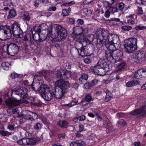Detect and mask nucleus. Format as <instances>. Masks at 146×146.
Listing matches in <instances>:
<instances>
[{
    "label": "nucleus",
    "instance_id": "nucleus-1",
    "mask_svg": "<svg viewBox=\"0 0 146 146\" xmlns=\"http://www.w3.org/2000/svg\"><path fill=\"white\" fill-rule=\"evenodd\" d=\"M70 86L68 81L62 80H58L55 82V86L52 89L54 97L59 100L63 98L64 94L67 92V89Z\"/></svg>",
    "mask_w": 146,
    "mask_h": 146
},
{
    "label": "nucleus",
    "instance_id": "nucleus-2",
    "mask_svg": "<svg viewBox=\"0 0 146 146\" xmlns=\"http://www.w3.org/2000/svg\"><path fill=\"white\" fill-rule=\"evenodd\" d=\"M96 34L97 48H101L105 45L106 46L108 40L111 34H110L109 31L107 30L100 28L97 31Z\"/></svg>",
    "mask_w": 146,
    "mask_h": 146
},
{
    "label": "nucleus",
    "instance_id": "nucleus-3",
    "mask_svg": "<svg viewBox=\"0 0 146 146\" xmlns=\"http://www.w3.org/2000/svg\"><path fill=\"white\" fill-rule=\"evenodd\" d=\"M55 29L56 30V32L57 34L56 37H52L51 36L52 30L50 29L49 31V34L50 35V38L49 39L51 40L61 41L63 39H64L67 36L66 31L65 29L63 27H62L61 25H55L54 26Z\"/></svg>",
    "mask_w": 146,
    "mask_h": 146
},
{
    "label": "nucleus",
    "instance_id": "nucleus-4",
    "mask_svg": "<svg viewBox=\"0 0 146 146\" xmlns=\"http://www.w3.org/2000/svg\"><path fill=\"white\" fill-rule=\"evenodd\" d=\"M108 49L111 50L118 49L120 47V42L119 37L117 35L111 34L106 44Z\"/></svg>",
    "mask_w": 146,
    "mask_h": 146
},
{
    "label": "nucleus",
    "instance_id": "nucleus-5",
    "mask_svg": "<svg viewBox=\"0 0 146 146\" xmlns=\"http://www.w3.org/2000/svg\"><path fill=\"white\" fill-rule=\"evenodd\" d=\"M137 39L135 38H130L125 41L124 45L125 49L127 53H133L137 48Z\"/></svg>",
    "mask_w": 146,
    "mask_h": 146
},
{
    "label": "nucleus",
    "instance_id": "nucleus-6",
    "mask_svg": "<svg viewBox=\"0 0 146 146\" xmlns=\"http://www.w3.org/2000/svg\"><path fill=\"white\" fill-rule=\"evenodd\" d=\"M37 90L39 92L42 97L45 100L49 101L52 99V94L50 92L49 88L48 86L41 85Z\"/></svg>",
    "mask_w": 146,
    "mask_h": 146
},
{
    "label": "nucleus",
    "instance_id": "nucleus-7",
    "mask_svg": "<svg viewBox=\"0 0 146 146\" xmlns=\"http://www.w3.org/2000/svg\"><path fill=\"white\" fill-rule=\"evenodd\" d=\"M11 30L8 26H1L0 27V36L4 40L10 39L11 36Z\"/></svg>",
    "mask_w": 146,
    "mask_h": 146
},
{
    "label": "nucleus",
    "instance_id": "nucleus-8",
    "mask_svg": "<svg viewBox=\"0 0 146 146\" xmlns=\"http://www.w3.org/2000/svg\"><path fill=\"white\" fill-rule=\"evenodd\" d=\"M11 29L12 34L14 37L19 38L23 37V32L17 22H15L12 25Z\"/></svg>",
    "mask_w": 146,
    "mask_h": 146
},
{
    "label": "nucleus",
    "instance_id": "nucleus-9",
    "mask_svg": "<svg viewBox=\"0 0 146 146\" xmlns=\"http://www.w3.org/2000/svg\"><path fill=\"white\" fill-rule=\"evenodd\" d=\"M27 92V90L25 88H16L14 90H13L12 94L19 95L22 99H26L28 96Z\"/></svg>",
    "mask_w": 146,
    "mask_h": 146
},
{
    "label": "nucleus",
    "instance_id": "nucleus-10",
    "mask_svg": "<svg viewBox=\"0 0 146 146\" xmlns=\"http://www.w3.org/2000/svg\"><path fill=\"white\" fill-rule=\"evenodd\" d=\"M5 104L8 106H16L19 105L21 103V101L17 100L15 98H8L5 101Z\"/></svg>",
    "mask_w": 146,
    "mask_h": 146
},
{
    "label": "nucleus",
    "instance_id": "nucleus-11",
    "mask_svg": "<svg viewBox=\"0 0 146 146\" xmlns=\"http://www.w3.org/2000/svg\"><path fill=\"white\" fill-rule=\"evenodd\" d=\"M18 50V46L16 44L11 43L9 44L8 55H11L12 56L15 55V54H17Z\"/></svg>",
    "mask_w": 146,
    "mask_h": 146
},
{
    "label": "nucleus",
    "instance_id": "nucleus-12",
    "mask_svg": "<svg viewBox=\"0 0 146 146\" xmlns=\"http://www.w3.org/2000/svg\"><path fill=\"white\" fill-rule=\"evenodd\" d=\"M32 33L33 40L35 41H38L40 40H44L46 39H48L50 38L49 32L48 33V34L47 36L46 35L45 36L43 37L41 36V35H41L40 33H35L34 34H33V32Z\"/></svg>",
    "mask_w": 146,
    "mask_h": 146
},
{
    "label": "nucleus",
    "instance_id": "nucleus-13",
    "mask_svg": "<svg viewBox=\"0 0 146 146\" xmlns=\"http://www.w3.org/2000/svg\"><path fill=\"white\" fill-rule=\"evenodd\" d=\"M106 68H102L94 67L92 68V70L95 75L100 76H104L106 73Z\"/></svg>",
    "mask_w": 146,
    "mask_h": 146
},
{
    "label": "nucleus",
    "instance_id": "nucleus-14",
    "mask_svg": "<svg viewBox=\"0 0 146 146\" xmlns=\"http://www.w3.org/2000/svg\"><path fill=\"white\" fill-rule=\"evenodd\" d=\"M75 48L77 50L79 54H80L81 56H84L86 55L85 54L84 48L83 47V45L81 42H76Z\"/></svg>",
    "mask_w": 146,
    "mask_h": 146
},
{
    "label": "nucleus",
    "instance_id": "nucleus-15",
    "mask_svg": "<svg viewBox=\"0 0 146 146\" xmlns=\"http://www.w3.org/2000/svg\"><path fill=\"white\" fill-rule=\"evenodd\" d=\"M94 100V98L92 95V93L91 92H89L86 94L85 96L84 100H82L79 104L83 106H85L86 104H84V103L85 102V101L89 102L93 101Z\"/></svg>",
    "mask_w": 146,
    "mask_h": 146
},
{
    "label": "nucleus",
    "instance_id": "nucleus-16",
    "mask_svg": "<svg viewBox=\"0 0 146 146\" xmlns=\"http://www.w3.org/2000/svg\"><path fill=\"white\" fill-rule=\"evenodd\" d=\"M76 30L77 32V35H81L82 34L86 35L88 33V29L87 27H77L76 28Z\"/></svg>",
    "mask_w": 146,
    "mask_h": 146
},
{
    "label": "nucleus",
    "instance_id": "nucleus-17",
    "mask_svg": "<svg viewBox=\"0 0 146 146\" xmlns=\"http://www.w3.org/2000/svg\"><path fill=\"white\" fill-rule=\"evenodd\" d=\"M108 50L105 52V56L108 61H109L111 63V60H113V53L116 50H111L108 49Z\"/></svg>",
    "mask_w": 146,
    "mask_h": 146
},
{
    "label": "nucleus",
    "instance_id": "nucleus-18",
    "mask_svg": "<svg viewBox=\"0 0 146 146\" xmlns=\"http://www.w3.org/2000/svg\"><path fill=\"white\" fill-rule=\"evenodd\" d=\"M146 55L144 51H139L136 53L135 58L138 60L142 61L145 59Z\"/></svg>",
    "mask_w": 146,
    "mask_h": 146
},
{
    "label": "nucleus",
    "instance_id": "nucleus-19",
    "mask_svg": "<svg viewBox=\"0 0 146 146\" xmlns=\"http://www.w3.org/2000/svg\"><path fill=\"white\" fill-rule=\"evenodd\" d=\"M108 67V65L105 60L101 59L98 62L97 65L94 66V67L98 68H106Z\"/></svg>",
    "mask_w": 146,
    "mask_h": 146
},
{
    "label": "nucleus",
    "instance_id": "nucleus-20",
    "mask_svg": "<svg viewBox=\"0 0 146 146\" xmlns=\"http://www.w3.org/2000/svg\"><path fill=\"white\" fill-rule=\"evenodd\" d=\"M107 10L110 11L111 13L112 14L118 11V8L116 6H113L110 4L108 5L107 7Z\"/></svg>",
    "mask_w": 146,
    "mask_h": 146
},
{
    "label": "nucleus",
    "instance_id": "nucleus-21",
    "mask_svg": "<svg viewBox=\"0 0 146 146\" xmlns=\"http://www.w3.org/2000/svg\"><path fill=\"white\" fill-rule=\"evenodd\" d=\"M140 82L139 80H132L129 81L126 83V86L127 87H131L139 84Z\"/></svg>",
    "mask_w": 146,
    "mask_h": 146
},
{
    "label": "nucleus",
    "instance_id": "nucleus-22",
    "mask_svg": "<svg viewBox=\"0 0 146 146\" xmlns=\"http://www.w3.org/2000/svg\"><path fill=\"white\" fill-rule=\"evenodd\" d=\"M85 145L84 141H80L72 142L70 143V146H84Z\"/></svg>",
    "mask_w": 146,
    "mask_h": 146
},
{
    "label": "nucleus",
    "instance_id": "nucleus-23",
    "mask_svg": "<svg viewBox=\"0 0 146 146\" xmlns=\"http://www.w3.org/2000/svg\"><path fill=\"white\" fill-rule=\"evenodd\" d=\"M57 124L61 127L65 128L68 125V123L66 121L62 120L58 121L57 122Z\"/></svg>",
    "mask_w": 146,
    "mask_h": 146
},
{
    "label": "nucleus",
    "instance_id": "nucleus-24",
    "mask_svg": "<svg viewBox=\"0 0 146 146\" xmlns=\"http://www.w3.org/2000/svg\"><path fill=\"white\" fill-rule=\"evenodd\" d=\"M11 64L8 62H3L1 64V67L5 70H8L10 68Z\"/></svg>",
    "mask_w": 146,
    "mask_h": 146
},
{
    "label": "nucleus",
    "instance_id": "nucleus-25",
    "mask_svg": "<svg viewBox=\"0 0 146 146\" xmlns=\"http://www.w3.org/2000/svg\"><path fill=\"white\" fill-rule=\"evenodd\" d=\"M34 42L31 38L25 41H23V44L26 46H31L34 44Z\"/></svg>",
    "mask_w": 146,
    "mask_h": 146
},
{
    "label": "nucleus",
    "instance_id": "nucleus-26",
    "mask_svg": "<svg viewBox=\"0 0 146 146\" xmlns=\"http://www.w3.org/2000/svg\"><path fill=\"white\" fill-rule=\"evenodd\" d=\"M16 13L14 9H11L9 13V15L7 16V18L10 19L14 17L16 15Z\"/></svg>",
    "mask_w": 146,
    "mask_h": 146
},
{
    "label": "nucleus",
    "instance_id": "nucleus-27",
    "mask_svg": "<svg viewBox=\"0 0 146 146\" xmlns=\"http://www.w3.org/2000/svg\"><path fill=\"white\" fill-rule=\"evenodd\" d=\"M125 66V62H121L117 66L116 70L117 71H119L122 69Z\"/></svg>",
    "mask_w": 146,
    "mask_h": 146
},
{
    "label": "nucleus",
    "instance_id": "nucleus-28",
    "mask_svg": "<svg viewBox=\"0 0 146 146\" xmlns=\"http://www.w3.org/2000/svg\"><path fill=\"white\" fill-rule=\"evenodd\" d=\"M64 70H61L60 71H58L56 72V76L58 78H61L63 80V76L64 74Z\"/></svg>",
    "mask_w": 146,
    "mask_h": 146
},
{
    "label": "nucleus",
    "instance_id": "nucleus-29",
    "mask_svg": "<svg viewBox=\"0 0 146 146\" xmlns=\"http://www.w3.org/2000/svg\"><path fill=\"white\" fill-rule=\"evenodd\" d=\"M113 60H111V63H115L116 62L120 60L121 58L119 57V55H113Z\"/></svg>",
    "mask_w": 146,
    "mask_h": 146
},
{
    "label": "nucleus",
    "instance_id": "nucleus-30",
    "mask_svg": "<svg viewBox=\"0 0 146 146\" xmlns=\"http://www.w3.org/2000/svg\"><path fill=\"white\" fill-rule=\"evenodd\" d=\"M120 19L119 18H111L109 20V23L113 25L117 24V22L120 21Z\"/></svg>",
    "mask_w": 146,
    "mask_h": 146
},
{
    "label": "nucleus",
    "instance_id": "nucleus-31",
    "mask_svg": "<svg viewBox=\"0 0 146 146\" xmlns=\"http://www.w3.org/2000/svg\"><path fill=\"white\" fill-rule=\"evenodd\" d=\"M25 113L24 114V119L30 121V117H29V115H31V111L29 110L25 111Z\"/></svg>",
    "mask_w": 146,
    "mask_h": 146
},
{
    "label": "nucleus",
    "instance_id": "nucleus-32",
    "mask_svg": "<svg viewBox=\"0 0 146 146\" xmlns=\"http://www.w3.org/2000/svg\"><path fill=\"white\" fill-rule=\"evenodd\" d=\"M27 145H34L36 143V141L34 139L32 138L27 139Z\"/></svg>",
    "mask_w": 146,
    "mask_h": 146
},
{
    "label": "nucleus",
    "instance_id": "nucleus-33",
    "mask_svg": "<svg viewBox=\"0 0 146 146\" xmlns=\"http://www.w3.org/2000/svg\"><path fill=\"white\" fill-rule=\"evenodd\" d=\"M64 74L63 76V80H64L68 78H70L71 76V74L70 72H66L64 71Z\"/></svg>",
    "mask_w": 146,
    "mask_h": 146
},
{
    "label": "nucleus",
    "instance_id": "nucleus-34",
    "mask_svg": "<svg viewBox=\"0 0 146 146\" xmlns=\"http://www.w3.org/2000/svg\"><path fill=\"white\" fill-rule=\"evenodd\" d=\"M42 126V124L40 123L37 122L34 125L33 128L35 130H39L41 128Z\"/></svg>",
    "mask_w": 146,
    "mask_h": 146
},
{
    "label": "nucleus",
    "instance_id": "nucleus-35",
    "mask_svg": "<svg viewBox=\"0 0 146 146\" xmlns=\"http://www.w3.org/2000/svg\"><path fill=\"white\" fill-rule=\"evenodd\" d=\"M23 19L26 21H29L30 19V17L29 13L27 11L24 12Z\"/></svg>",
    "mask_w": 146,
    "mask_h": 146
},
{
    "label": "nucleus",
    "instance_id": "nucleus-36",
    "mask_svg": "<svg viewBox=\"0 0 146 146\" xmlns=\"http://www.w3.org/2000/svg\"><path fill=\"white\" fill-rule=\"evenodd\" d=\"M31 114L32 117L29 119L30 121H33L38 119V115L35 113L31 111Z\"/></svg>",
    "mask_w": 146,
    "mask_h": 146
},
{
    "label": "nucleus",
    "instance_id": "nucleus-37",
    "mask_svg": "<svg viewBox=\"0 0 146 146\" xmlns=\"http://www.w3.org/2000/svg\"><path fill=\"white\" fill-rule=\"evenodd\" d=\"M141 72L142 71H141V70L139 71L138 70L137 72H135L134 76V78L137 79H141L142 78L140 74L141 73Z\"/></svg>",
    "mask_w": 146,
    "mask_h": 146
},
{
    "label": "nucleus",
    "instance_id": "nucleus-38",
    "mask_svg": "<svg viewBox=\"0 0 146 146\" xmlns=\"http://www.w3.org/2000/svg\"><path fill=\"white\" fill-rule=\"evenodd\" d=\"M15 131H18L21 134L25 132V131L24 129L20 126H18L15 127Z\"/></svg>",
    "mask_w": 146,
    "mask_h": 146
},
{
    "label": "nucleus",
    "instance_id": "nucleus-39",
    "mask_svg": "<svg viewBox=\"0 0 146 146\" xmlns=\"http://www.w3.org/2000/svg\"><path fill=\"white\" fill-rule=\"evenodd\" d=\"M135 29L137 31L142 30L146 29V27L143 26L141 24L137 25L135 27Z\"/></svg>",
    "mask_w": 146,
    "mask_h": 146
},
{
    "label": "nucleus",
    "instance_id": "nucleus-40",
    "mask_svg": "<svg viewBox=\"0 0 146 146\" xmlns=\"http://www.w3.org/2000/svg\"><path fill=\"white\" fill-rule=\"evenodd\" d=\"M22 77V75L20 74H18L15 73H12L11 74V77L13 79L17 78H21Z\"/></svg>",
    "mask_w": 146,
    "mask_h": 146
},
{
    "label": "nucleus",
    "instance_id": "nucleus-41",
    "mask_svg": "<svg viewBox=\"0 0 146 146\" xmlns=\"http://www.w3.org/2000/svg\"><path fill=\"white\" fill-rule=\"evenodd\" d=\"M11 133L5 131H0V134L3 136H7L11 134Z\"/></svg>",
    "mask_w": 146,
    "mask_h": 146
},
{
    "label": "nucleus",
    "instance_id": "nucleus-42",
    "mask_svg": "<svg viewBox=\"0 0 146 146\" xmlns=\"http://www.w3.org/2000/svg\"><path fill=\"white\" fill-rule=\"evenodd\" d=\"M33 29L35 33H40V27L38 25H36L33 27Z\"/></svg>",
    "mask_w": 146,
    "mask_h": 146
},
{
    "label": "nucleus",
    "instance_id": "nucleus-43",
    "mask_svg": "<svg viewBox=\"0 0 146 146\" xmlns=\"http://www.w3.org/2000/svg\"><path fill=\"white\" fill-rule=\"evenodd\" d=\"M132 27L129 25L123 26L121 27L122 29L125 31H128L132 29Z\"/></svg>",
    "mask_w": 146,
    "mask_h": 146
},
{
    "label": "nucleus",
    "instance_id": "nucleus-44",
    "mask_svg": "<svg viewBox=\"0 0 146 146\" xmlns=\"http://www.w3.org/2000/svg\"><path fill=\"white\" fill-rule=\"evenodd\" d=\"M9 48V44H4L3 45L2 47L3 50L4 52H6L8 54Z\"/></svg>",
    "mask_w": 146,
    "mask_h": 146
},
{
    "label": "nucleus",
    "instance_id": "nucleus-45",
    "mask_svg": "<svg viewBox=\"0 0 146 146\" xmlns=\"http://www.w3.org/2000/svg\"><path fill=\"white\" fill-rule=\"evenodd\" d=\"M139 71L141 70L142 71L140 74L141 78L145 77L146 76V70L143 69H140L139 70Z\"/></svg>",
    "mask_w": 146,
    "mask_h": 146
},
{
    "label": "nucleus",
    "instance_id": "nucleus-46",
    "mask_svg": "<svg viewBox=\"0 0 146 146\" xmlns=\"http://www.w3.org/2000/svg\"><path fill=\"white\" fill-rule=\"evenodd\" d=\"M41 120L43 123L45 124H48L49 123V120L45 117L41 118Z\"/></svg>",
    "mask_w": 146,
    "mask_h": 146
},
{
    "label": "nucleus",
    "instance_id": "nucleus-47",
    "mask_svg": "<svg viewBox=\"0 0 146 146\" xmlns=\"http://www.w3.org/2000/svg\"><path fill=\"white\" fill-rule=\"evenodd\" d=\"M84 86L85 88L87 89H90L93 86L90 82H87L86 83H85L84 85Z\"/></svg>",
    "mask_w": 146,
    "mask_h": 146
},
{
    "label": "nucleus",
    "instance_id": "nucleus-48",
    "mask_svg": "<svg viewBox=\"0 0 146 146\" xmlns=\"http://www.w3.org/2000/svg\"><path fill=\"white\" fill-rule=\"evenodd\" d=\"M94 35L91 34L88 37L87 40L89 42H92L94 40Z\"/></svg>",
    "mask_w": 146,
    "mask_h": 146
},
{
    "label": "nucleus",
    "instance_id": "nucleus-49",
    "mask_svg": "<svg viewBox=\"0 0 146 146\" xmlns=\"http://www.w3.org/2000/svg\"><path fill=\"white\" fill-rule=\"evenodd\" d=\"M69 15V12H68L67 9H64L63 10L61 15L63 17L68 15Z\"/></svg>",
    "mask_w": 146,
    "mask_h": 146
},
{
    "label": "nucleus",
    "instance_id": "nucleus-50",
    "mask_svg": "<svg viewBox=\"0 0 146 146\" xmlns=\"http://www.w3.org/2000/svg\"><path fill=\"white\" fill-rule=\"evenodd\" d=\"M34 100V98L33 97H29L28 98H27V101H26V104H29L33 102Z\"/></svg>",
    "mask_w": 146,
    "mask_h": 146
},
{
    "label": "nucleus",
    "instance_id": "nucleus-51",
    "mask_svg": "<svg viewBox=\"0 0 146 146\" xmlns=\"http://www.w3.org/2000/svg\"><path fill=\"white\" fill-rule=\"evenodd\" d=\"M117 124L119 125H125L126 124V121L123 119H121L117 122Z\"/></svg>",
    "mask_w": 146,
    "mask_h": 146
},
{
    "label": "nucleus",
    "instance_id": "nucleus-52",
    "mask_svg": "<svg viewBox=\"0 0 146 146\" xmlns=\"http://www.w3.org/2000/svg\"><path fill=\"white\" fill-rule=\"evenodd\" d=\"M11 113L12 114L18 113H19V111L18 110V108H16L15 109L11 110Z\"/></svg>",
    "mask_w": 146,
    "mask_h": 146
},
{
    "label": "nucleus",
    "instance_id": "nucleus-53",
    "mask_svg": "<svg viewBox=\"0 0 146 146\" xmlns=\"http://www.w3.org/2000/svg\"><path fill=\"white\" fill-rule=\"evenodd\" d=\"M75 3V2L74 1L69 2H68L65 3L63 4L62 5L63 6H66L67 5H71L73 4H74Z\"/></svg>",
    "mask_w": 146,
    "mask_h": 146
},
{
    "label": "nucleus",
    "instance_id": "nucleus-54",
    "mask_svg": "<svg viewBox=\"0 0 146 146\" xmlns=\"http://www.w3.org/2000/svg\"><path fill=\"white\" fill-rule=\"evenodd\" d=\"M124 4L122 3H120L118 5L119 9L121 11H123V9L124 8Z\"/></svg>",
    "mask_w": 146,
    "mask_h": 146
},
{
    "label": "nucleus",
    "instance_id": "nucleus-55",
    "mask_svg": "<svg viewBox=\"0 0 146 146\" xmlns=\"http://www.w3.org/2000/svg\"><path fill=\"white\" fill-rule=\"evenodd\" d=\"M48 72L47 70H44L41 72V74L45 77H48Z\"/></svg>",
    "mask_w": 146,
    "mask_h": 146
},
{
    "label": "nucleus",
    "instance_id": "nucleus-56",
    "mask_svg": "<svg viewBox=\"0 0 146 146\" xmlns=\"http://www.w3.org/2000/svg\"><path fill=\"white\" fill-rule=\"evenodd\" d=\"M4 4L10 6L12 5V3L11 0H7L4 2Z\"/></svg>",
    "mask_w": 146,
    "mask_h": 146
},
{
    "label": "nucleus",
    "instance_id": "nucleus-57",
    "mask_svg": "<svg viewBox=\"0 0 146 146\" xmlns=\"http://www.w3.org/2000/svg\"><path fill=\"white\" fill-rule=\"evenodd\" d=\"M98 82V80H97L95 79L91 81L90 82L93 86L94 85H96L97 84Z\"/></svg>",
    "mask_w": 146,
    "mask_h": 146
},
{
    "label": "nucleus",
    "instance_id": "nucleus-58",
    "mask_svg": "<svg viewBox=\"0 0 146 146\" xmlns=\"http://www.w3.org/2000/svg\"><path fill=\"white\" fill-rule=\"evenodd\" d=\"M22 145H27V139L23 138L22 139Z\"/></svg>",
    "mask_w": 146,
    "mask_h": 146
},
{
    "label": "nucleus",
    "instance_id": "nucleus-59",
    "mask_svg": "<svg viewBox=\"0 0 146 146\" xmlns=\"http://www.w3.org/2000/svg\"><path fill=\"white\" fill-rule=\"evenodd\" d=\"M85 80H86L88 78V75L86 74H83L81 76Z\"/></svg>",
    "mask_w": 146,
    "mask_h": 146
},
{
    "label": "nucleus",
    "instance_id": "nucleus-60",
    "mask_svg": "<svg viewBox=\"0 0 146 146\" xmlns=\"http://www.w3.org/2000/svg\"><path fill=\"white\" fill-rule=\"evenodd\" d=\"M84 61L86 64H90L91 63L92 60L90 58H88L85 59Z\"/></svg>",
    "mask_w": 146,
    "mask_h": 146
},
{
    "label": "nucleus",
    "instance_id": "nucleus-61",
    "mask_svg": "<svg viewBox=\"0 0 146 146\" xmlns=\"http://www.w3.org/2000/svg\"><path fill=\"white\" fill-rule=\"evenodd\" d=\"M138 11V15H142L143 13V11L142 8L140 7H137Z\"/></svg>",
    "mask_w": 146,
    "mask_h": 146
},
{
    "label": "nucleus",
    "instance_id": "nucleus-62",
    "mask_svg": "<svg viewBox=\"0 0 146 146\" xmlns=\"http://www.w3.org/2000/svg\"><path fill=\"white\" fill-rule=\"evenodd\" d=\"M86 117L84 115H82L81 116L78 117V119L79 121H82L85 120Z\"/></svg>",
    "mask_w": 146,
    "mask_h": 146
},
{
    "label": "nucleus",
    "instance_id": "nucleus-63",
    "mask_svg": "<svg viewBox=\"0 0 146 146\" xmlns=\"http://www.w3.org/2000/svg\"><path fill=\"white\" fill-rule=\"evenodd\" d=\"M110 13L111 12L110 11L108 10L105 13V16L106 17L108 18L110 15Z\"/></svg>",
    "mask_w": 146,
    "mask_h": 146
},
{
    "label": "nucleus",
    "instance_id": "nucleus-64",
    "mask_svg": "<svg viewBox=\"0 0 146 146\" xmlns=\"http://www.w3.org/2000/svg\"><path fill=\"white\" fill-rule=\"evenodd\" d=\"M116 115L118 118L123 117L124 116V114L123 113H118L116 114Z\"/></svg>",
    "mask_w": 146,
    "mask_h": 146
}]
</instances>
